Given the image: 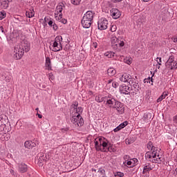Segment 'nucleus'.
<instances>
[{"instance_id": "1", "label": "nucleus", "mask_w": 177, "mask_h": 177, "mask_svg": "<svg viewBox=\"0 0 177 177\" xmlns=\"http://www.w3.org/2000/svg\"><path fill=\"white\" fill-rule=\"evenodd\" d=\"M149 151L145 153V159L147 161L153 162L154 164H161L162 156L160 155V150L158 147H154L153 142L149 141L147 145Z\"/></svg>"}, {"instance_id": "2", "label": "nucleus", "mask_w": 177, "mask_h": 177, "mask_svg": "<svg viewBox=\"0 0 177 177\" xmlns=\"http://www.w3.org/2000/svg\"><path fill=\"white\" fill-rule=\"evenodd\" d=\"M30 51V42L27 41H24L21 42V46H17L14 48V57L16 60H20L24 52Z\"/></svg>"}, {"instance_id": "3", "label": "nucleus", "mask_w": 177, "mask_h": 177, "mask_svg": "<svg viewBox=\"0 0 177 177\" xmlns=\"http://www.w3.org/2000/svg\"><path fill=\"white\" fill-rule=\"evenodd\" d=\"M95 147L97 151H110V146L109 145V140L104 137H98L94 141Z\"/></svg>"}, {"instance_id": "4", "label": "nucleus", "mask_w": 177, "mask_h": 177, "mask_svg": "<svg viewBox=\"0 0 177 177\" xmlns=\"http://www.w3.org/2000/svg\"><path fill=\"white\" fill-rule=\"evenodd\" d=\"M95 16V12L87 11L83 16L81 23L84 28H89L93 21V17Z\"/></svg>"}, {"instance_id": "5", "label": "nucleus", "mask_w": 177, "mask_h": 177, "mask_svg": "<svg viewBox=\"0 0 177 177\" xmlns=\"http://www.w3.org/2000/svg\"><path fill=\"white\" fill-rule=\"evenodd\" d=\"M111 44L113 49L117 50L118 48H122L125 45V39L122 37H118L112 36L111 38Z\"/></svg>"}, {"instance_id": "6", "label": "nucleus", "mask_w": 177, "mask_h": 177, "mask_svg": "<svg viewBox=\"0 0 177 177\" xmlns=\"http://www.w3.org/2000/svg\"><path fill=\"white\" fill-rule=\"evenodd\" d=\"M71 122L75 124L76 128H78V127H82L84 125V119L82 118V116L80 115H74V112H73Z\"/></svg>"}, {"instance_id": "7", "label": "nucleus", "mask_w": 177, "mask_h": 177, "mask_svg": "<svg viewBox=\"0 0 177 177\" xmlns=\"http://www.w3.org/2000/svg\"><path fill=\"white\" fill-rule=\"evenodd\" d=\"M63 41V37L62 36H57L55 39V41L53 44V46L54 49L53 52H60L62 49H63V46H62V42Z\"/></svg>"}, {"instance_id": "8", "label": "nucleus", "mask_w": 177, "mask_h": 177, "mask_svg": "<svg viewBox=\"0 0 177 177\" xmlns=\"http://www.w3.org/2000/svg\"><path fill=\"white\" fill-rule=\"evenodd\" d=\"M71 109H73V114L75 115H81V114L82 113V111L84 109H82V107L80 106L78 107V102L77 101H75L73 102V104H72L71 106Z\"/></svg>"}, {"instance_id": "9", "label": "nucleus", "mask_w": 177, "mask_h": 177, "mask_svg": "<svg viewBox=\"0 0 177 177\" xmlns=\"http://www.w3.org/2000/svg\"><path fill=\"white\" fill-rule=\"evenodd\" d=\"M109 21L106 18H101L97 22L98 30H106Z\"/></svg>"}, {"instance_id": "10", "label": "nucleus", "mask_w": 177, "mask_h": 177, "mask_svg": "<svg viewBox=\"0 0 177 177\" xmlns=\"http://www.w3.org/2000/svg\"><path fill=\"white\" fill-rule=\"evenodd\" d=\"M105 100H106V105L109 109H113L118 101L117 100H115L114 97H111V95L105 97Z\"/></svg>"}, {"instance_id": "11", "label": "nucleus", "mask_w": 177, "mask_h": 177, "mask_svg": "<svg viewBox=\"0 0 177 177\" xmlns=\"http://www.w3.org/2000/svg\"><path fill=\"white\" fill-rule=\"evenodd\" d=\"M113 109H115L118 113L122 114V113H124V104L118 100L116 101V103L113 106Z\"/></svg>"}, {"instance_id": "12", "label": "nucleus", "mask_w": 177, "mask_h": 177, "mask_svg": "<svg viewBox=\"0 0 177 177\" xmlns=\"http://www.w3.org/2000/svg\"><path fill=\"white\" fill-rule=\"evenodd\" d=\"M119 89L120 93H123L124 95H129V91H131V87L125 84H122L119 87Z\"/></svg>"}, {"instance_id": "13", "label": "nucleus", "mask_w": 177, "mask_h": 177, "mask_svg": "<svg viewBox=\"0 0 177 177\" xmlns=\"http://www.w3.org/2000/svg\"><path fill=\"white\" fill-rule=\"evenodd\" d=\"M111 16H112L113 19H117L120 18L121 16V12L120 10L117 8H112L110 10Z\"/></svg>"}, {"instance_id": "14", "label": "nucleus", "mask_w": 177, "mask_h": 177, "mask_svg": "<svg viewBox=\"0 0 177 177\" xmlns=\"http://www.w3.org/2000/svg\"><path fill=\"white\" fill-rule=\"evenodd\" d=\"M132 80V76L129 73H124L122 77H120L121 82H128Z\"/></svg>"}, {"instance_id": "15", "label": "nucleus", "mask_w": 177, "mask_h": 177, "mask_svg": "<svg viewBox=\"0 0 177 177\" xmlns=\"http://www.w3.org/2000/svg\"><path fill=\"white\" fill-rule=\"evenodd\" d=\"M151 117H152V115L151 113L146 112L145 113H144L141 120L142 121H143L144 124L145 123L147 124V122H149L150 120L153 119Z\"/></svg>"}, {"instance_id": "16", "label": "nucleus", "mask_w": 177, "mask_h": 177, "mask_svg": "<svg viewBox=\"0 0 177 177\" xmlns=\"http://www.w3.org/2000/svg\"><path fill=\"white\" fill-rule=\"evenodd\" d=\"M28 169V167H27V165L24 163H21L18 165V171L19 172H21V174H24L27 172Z\"/></svg>"}, {"instance_id": "17", "label": "nucleus", "mask_w": 177, "mask_h": 177, "mask_svg": "<svg viewBox=\"0 0 177 177\" xmlns=\"http://www.w3.org/2000/svg\"><path fill=\"white\" fill-rule=\"evenodd\" d=\"M129 85L134 88V89H139V83L135 80V78H132L129 81Z\"/></svg>"}, {"instance_id": "18", "label": "nucleus", "mask_w": 177, "mask_h": 177, "mask_svg": "<svg viewBox=\"0 0 177 177\" xmlns=\"http://www.w3.org/2000/svg\"><path fill=\"white\" fill-rule=\"evenodd\" d=\"M35 146H37L35 142H32L31 140H27L24 142V147H26V149H32V147H35Z\"/></svg>"}, {"instance_id": "19", "label": "nucleus", "mask_w": 177, "mask_h": 177, "mask_svg": "<svg viewBox=\"0 0 177 177\" xmlns=\"http://www.w3.org/2000/svg\"><path fill=\"white\" fill-rule=\"evenodd\" d=\"M10 2H12V0H1V8L2 9H8Z\"/></svg>"}, {"instance_id": "20", "label": "nucleus", "mask_w": 177, "mask_h": 177, "mask_svg": "<svg viewBox=\"0 0 177 177\" xmlns=\"http://www.w3.org/2000/svg\"><path fill=\"white\" fill-rule=\"evenodd\" d=\"M63 8H64V6L63 4H60L57 6L56 10L55 12V17L59 16V15H62V12H63Z\"/></svg>"}, {"instance_id": "21", "label": "nucleus", "mask_w": 177, "mask_h": 177, "mask_svg": "<svg viewBox=\"0 0 177 177\" xmlns=\"http://www.w3.org/2000/svg\"><path fill=\"white\" fill-rule=\"evenodd\" d=\"M128 125V122L124 121V122L121 123L119 126L113 129L114 132H118V131H121V129L125 128Z\"/></svg>"}, {"instance_id": "22", "label": "nucleus", "mask_w": 177, "mask_h": 177, "mask_svg": "<svg viewBox=\"0 0 177 177\" xmlns=\"http://www.w3.org/2000/svg\"><path fill=\"white\" fill-rule=\"evenodd\" d=\"M151 169H153V167H151V164L146 163L143 167L142 174H146V172H149V171H151Z\"/></svg>"}, {"instance_id": "23", "label": "nucleus", "mask_w": 177, "mask_h": 177, "mask_svg": "<svg viewBox=\"0 0 177 177\" xmlns=\"http://www.w3.org/2000/svg\"><path fill=\"white\" fill-rule=\"evenodd\" d=\"M63 14H59V16H55L56 20L62 23V24H67V20L66 19H63Z\"/></svg>"}, {"instance_id": "24", "label": "nucleus", "mask_w": 177, "mask_h": 177, "mask_svg": "<svg viewBox=\"0 0 177 177\" xmlns=\"http://www.w3.org/2000/svg\"><path fill=\"white\" fill-rule=\"evenodd\" d=\"M117 73V71L114 68H109L107 70V74L109 77H113V75H115Z\"/></svg>"}, {"instance_id": "25", "label": "nucleus", "mask_w": 177, "mask_h": 177, "mask_svg": "<svg viewBox=\"0 0 177 177\" xmlns=\"http://www.w3.org/2000/svg\"><path fill=\"white\" fill-rule=\"evenodd\" d=\"M166 96H168V92L164 91L162 94L157 99V103H160L165 99Z\"/></svg>"}, {"instance_id": "26", "label": "nucleus", "mask_w": 177, "mask_h": 177, "mask_svg": "<svg viewBox=\"0 0 177 177\" xmlns=\"http://www.w3.org/2000/svg\"><path fill=\"white\" fill-rule=\"evenodd\" d=\"M46 70H52V65L50 64V58L46 57Z\"/></svg>"}, {"instance_id": "27", "label": "nucleus", "mask_w": 177, "mask_h": 177, "mask_svg": "<svg viewBox=\"0 0 177 177\" xmlns=\"http://www.w3.org/2000/svg\"><path fill=\"white\" fill-rule=\"evenodd\" d=\"M35 15V12L34 10H30V11H26V17H28L29 19H31V17H34Z\"/></svg>"}, {"instance_id": "28", "label": "nucleus", "mask_w": 177, "mask_h": 177, "mask_svg": "<svg viewBox=\"0 0 177 177\" xmlns=\"http://www.w3.org/2000/svg\"><path fill=\"white\" fill-rule=\"evenodd\" d=\"M123 164L125 167H128L129 168H133V165L132 160H131V159L125 160L123 162Z\"/></svg>"}, {"instance_id": "29", "label": "nucleus", "mask_w": 177, "mask_h": 177, "mask_svg": "<svg viewBox=\"0 0 177 177\" xmlns=\"http://www.w3.org/2000/svg\"><path fill=\"white\" fill-rule=\"evenodd\" d=\"M95 102H97V103H102V102H106V97H102V95H97L95 97Z\"/></svg>"}, {"instance_id": "30", "label": "nucleus", "mask_w": 177, "mask_h": 177, "mask_svg": "<svg viewBox=\"0 0 177 177\" xmlns=\"http://www.w3.org/2000/svg\"><path fill=\"white\" fill-rule=\"evenodd\" d=\"M168 66H169V68H170V70H176L177 62L174 61L173 63L169 64Z\"/></svg>"}, {"instance_id": "31", "label": "nucleus", "mask_w": 177, "mask_h": 177, "mask_svg": "<svg viewBox=\"0 0 177 177\" xmlns=\"http://www.w3.org/2000/svg\"><path fill=\"white\" fill-rule=\"evenodd\" d=\"M175 62V57L174 55H170L168 60L167 61V64L169 66V64H171Z\"/></svg>"}, {"instance_id": "32", "label": "nucleus", "mask_w": 177, "mask_h": 177, "mask_svg": "<svg viewBox=\"0 0 177 177\" xmlns=\"http://www.w3.org/2000/svg\"><path fill=\"white\" fill-rule=\"evenodd\" d=\"M115 55V53L111 51L106 52L104 53V56H106V57H108L109 59H111V57H114Z\"/></svg>"}, {"instance_id": "33", "label": "nucleus", "mask_w": 177, "mask_h": 177, "mask_svg": "<svg viewBox=\"0 0 177 177\" xmlns=\"http://www.w3.org/2000/svg\"><path fill=\"white\" fill-rule=\"evenodd\" d=\"M124 63H126L127 64H132V58L131 57H126L124 59Z\"/></svg>"}, {"instance_id": "34", "label": "nucleus", "mask_w": 177, "mask_h": 177, "mask_svg": "<svg viewBox=\"0 0 177 177\" xmlns=\"http://www.w3.org/2000/svg\"><path fill=\"white\" fill-rule=\"evenodd\" d=\"M97 173L100 174V176L106 175V170H104V169L100 168Z\"/></svg>"}, {"instance_id": "35", "label": "nucleus", "mask_w": 177, "mask_h": 177, "mask_svg": "<svg viewBox=\"0 0 177 177\" xmlns=\"http://www.w3.org/2000/svg\"><path fill=\"white\" fill-rule=\"evenodd\" d=\"M131 162H133V167H136V165H138V162H139V160H138V158H133L131 159Z\"/></svg>"}, {"instance_id": "36", "label": "nucleus", "mask_w": 177, "mask_h": 177, "mask_svg": "<svg viewBox=\"0 0 177 177\" xmlns=\"http://www.w3.org/2000/svg\"><path fill=\"white\" fill-rule=\"evenodd\" d=\"M71 2L73 5H80L81 0H71Z\"/></svg>"}, {"instance_id": "37", "label": "nucleus", "mask_w": 177, "mask_h": 177, "mask_svg": "<svg viewBox=\"0 0 177 177\" xmlns=\"http://www.w3.org/2000/svg\"><path fill=\"white\" fill-rule=\"evenodd\" d=\"M48 79L50 81H53V80H55V75H53V73H48Z\"/></svg>"}, {"instance_id": "38", "label": "nucleus", "mask_w": 177, "mask_h": 177, "mask_svg": "<svg viewBox=\"0 0 177 177\" xmlns=\"http://www.w3.org/2000/svg\"><path fill=\"white\" fill-rule=\"evenodd\" d=\"M0 16L1 17H2L3 19H5L6 17V12L3 10L1 11Z\"/></svg>"}, {"instance_id": "39", "label": "nucleus", "mask_w": 177, "mask_h": 177, "mask_svg": "<svg viewBox=\"0 0 177 177\" xmlns=\"http://www.w3.org/2000/svg\"><path fill=\"white\" fill-rule=\"evenodd\" d=\"M69 129H70L68 127L62 128L61 129V132H62V133H66L68 132V131H69Z\"/></svg>"}, {"instance_id": "40", "label": "nucleus", "mask_w": 177, "mask_h": 177, "mask_svg": "<svg viewBox=\"0 0 177 177\" xmlns=\"http://www.w3.org/2000/svg\"><path fill=\"white\" fill-rule=\"evenodd\" d=\"M117 30V26L115 25H113L111 28V31L114 32Z\"/></svg>"}, {"instance_id": "41", "label": "nucleus", "mask_w": 177, "mask_h": 177, "mask_svg": "<svg viewBox=\"0 0 177 177\" xmlns=\"http://www.w3.org/2000/svg\"><path fill=\"white\" fill-rule=\"evenodd\" d=\"M156 62L159 66H161L162 61L161 60V57H157Z\"/></svg>"}, {"instance_id": "42", "label": "nucleus", "mask_w": 177, "mask_h": 177, "mask_svg": "<svg viewBox=\"0 0 177 177\" xmlns=\"http://www.w3.org/2000/svg\"><path fill=\"white\" fill-rule=\"evenodd\" d=\"M115 176L124 177V173L121 171H118L116 173Z\"/></svg>"}, {"instance_id": "43", "label": "nucleus", "mask_w": 177, "mask_h": 177, "mask_svg": "<svg viewBox=\"0 0 177 177\" xmlns=\"http://www.w3.org/2000/svg\"><path fill=\"white\" fill-rule=\"evenodd\" d=\"M112 86H113V88H118V82H113L112 83Z\"/></svg>"}, {"instance_id": "44", "label": "nucleus", "mask_w": 177, "mask_h": 177, "mask_svg": "<svg viewBox=\"0 0 177 177\" xmlns=\"http://www.w3.org/2000/svg\"><path fill=\"white\" fill-rule=\"evenodd\" d=\"M10 80H11L10 76H6L5 77L6 82H10Z\"/></svg>"}, {"instance_id": "45", "label": "nucleus", "mask_w": 177, "mask_h": 177, "mask_svg": "<svg viewBox=\"0 0 177 177\" xmlns=\"http://www.w3.org/2000/svg\"><path fill=\"white\" fill-rule=\"evenodd\" d=\"M52 27H53V29L54 30V31H56L58 28L57 25L55 23L53 24Z\"/></svg>"}, {"instance_id": "46", "label": "nucleus", "mask_w": 177, "mask_h": 177, "mask_svg": "<svg viewBox=\"0 0 177 177\" xmlns=\"http://www.w3.org/2000/svg\"><path fill=\"white\" fill-rule=\"evenodd\" d=\"M54 23H55V22H53V21L50 20V21L48 22V26H50V27H53Z\"/></svg>"}, {"instance_id": "47", "label": "nucleus", "mask_w": 177, "mask_h": 177, "mask_svg": "<svg viewBox=\"0 0 177 177\" xmlns=\"http://www.w3.org/2000/svg\"><path fill=\"white\" fill-rule=\"evenodd\" d=\"M173 42H177V35L171 38Z\"/></svg>"}, {"instance_id": "48", "label": "nucleus", "mask_w": 177, "mask_h": 177, "mask_svg": "<svg viewBox=\"0 0 177 177\" xmlns=\"http://www.w3.org/2000/svg\"><path fill=\"white\" fill-rule=\"evenodd\" d=\"M93 48H97V42L95 41L93 43Z\"/></svg>"}, {"instance_id": "49", "label": "nucleus", "mask_w": 177, "mask_h": 177, "mask_svg": "<svg viewBox=\"0 0 177 177\" xmlns=\"http://www.w3.org/2000/svg\"><path fill=\"white\" fill-rule=\"evenodd\" d=\"M113 3H117V2H121L122 0H111Z\"/></svg>"}, {"instance_id": "50", "label": "nucleus", "mask_w": 177, "mask_h": 177, "mask_svg": "<svg viewBox=\"0 0 177 177\" xmlns=\"http://www.w3.org/2000/svg\"><path fill=\"white\" fill-rule=\"evenodd\" d=\"M36 115H37L38 118H42V115L39 114V113H37Z\"/></svg>"}, {"instance_id": "51", "label": "nucleus", "mask_w": 177, "mask_h": 177, "mask_svg": "<svg viewBox=\"0 0 177 177\" xmlns=\"http://www.w3.org/2000/svg\"><path fill=\"white\" fill-rule=\"evenodd\" d=\"M44 20H45V21H48V20H49V17H45Z\"/></svg>"}, {"instance_id": "52", "label": "nucleus", "mask_w": 177, "mask_h": 177, "mask_svg": "<svg viewBox=\"0 0 177 177\" xmlns=\"http://www.w3.org/2000/svg\"><path fill=\"white\" fill-rule=\"evenodd\" d=\"M113 82V80H108V84H111Z\"/></svg>"}, {"instance_id": "53", "label": "nucleus", "mask_w": 177, "mask_h": 177, "mask_svg": "<svg viewBox=\"0 0 177 177\" xmlns=\"http://www.w3.org/2000/svg\"><path fill=\"white\" fill-rule=\"evenodd\" d=\"M10 173H11L12 175H15V171H13V169H11V170H10Z\"/></svg>"}, {"instance_id": "54", "label": "nucleus", "mask_w": 177, "mask_h": 177, "mask_svg": "<svg viewBox=\"0 0 177 177\" xmlns=\"http://www.w3.org/2000/svg\"><path fill=\"white\" fill-rule=\"evenodd\" d=\"M91 171H92L93 172H96V169L92 168V169H91Z\"/></svg>"}, {"instance_id": "55", "label": "nucleus", "mask_w": 177, "mask_h": 177, "mask_svg": "<svg viewBox=\"0 0 177 177\" xmlns=\"http://www.w3.org/2000/svg\"><path fill=\"white\" fill-rule=\"evenodd\" d=\"M98 177H107V176H106V174L102 175V176H99Z\"/></svg>"}, {"instance_id": "56", "label": "nucleus", "mask_w": 177, "mask_h": 177, "mask_svg": "<svg viewBox=\"0 0 177 177\" xmlns=\"http://www.w3.org/2000/svg\"><path fill=\"white\" fill-rule=\"evenodd\" d=\"M44 156H41L40 158H39V160H40V161H42V160H44V158H43Z\"/></svg>"}, {"instance_id": "57", "label": "nucleus", "mask_w": 177, "mask_h": 177, "mask_svg": "<svg viewBox=\"0 0 177 177\" xmlns=\"http://www.w3.org/2000/svg\"><path fill=\"white\" fill-rule=\"evenodd\" d=\"M143 2H149V0H142Z\"/></svg>"}, {"instance_id": "58", "label": "nucleus", "mask_w": 177, "mask_h": 177, "mask_svg": "<svg viewBox=\"0 0 177 177\" xmlns=\"http://www.w3.org/2000/svg\"><path fill=\"white\" fill-rule=\"evenodd\" d=\"M1 30L2 32H3V27L1 28Z\"/></svg>"}, {"instance_id": "59", "label": "nucleus", "mask_w": 177, "mask_h": 177, "mask_svg": "<svg viewBox=\"0 0 177 177\" xmlns=\"http://www.w3.org/2000/svg\"><path fill=\"white\" fill-rule=\"evenodd\" d=\"M35 110H36V111H38L39 110V108H36Z\"/></svg>"}, {"instance_id": "60", "label": "nucleus", "mask_w": 177, "mask_h": 177, "mask_svg": "<svg viewBox=\"0 0 177 177\" xmlns=\"http://www.w3.org/2000/svg\"><path fill=\"white\" fill-rule=\"evenodd\" d=\"M0 20H3V18L2 17H1V15H0Z\"/></svg>"}, {"instance_id": "61", "label": "nucleus", "mask_w": 177, "mask_h": 177, "mask_svg": "<svg viewBox=\"0 0 177 177\" xmlns=\"http://www.w3.org/2000/svg\"><path fill=\"white\" fill-rule=\"evenodd\" d=\"M151 82H153V77L151 78Z\"/></svg>"}, {"instance_id": "62", "label": "nucleus", "mask_w": 177, "mask_h": 177, "mask_svg": "<svg viewBox=\"0 0 177 177\" xmlns=\"http://www.w3.org/2000/svg\"><path fill=\"white\" fill-rule=\"evenodd\" d=\"M158 68H160V66H158Z\"/></svg>"}]
</instances>
